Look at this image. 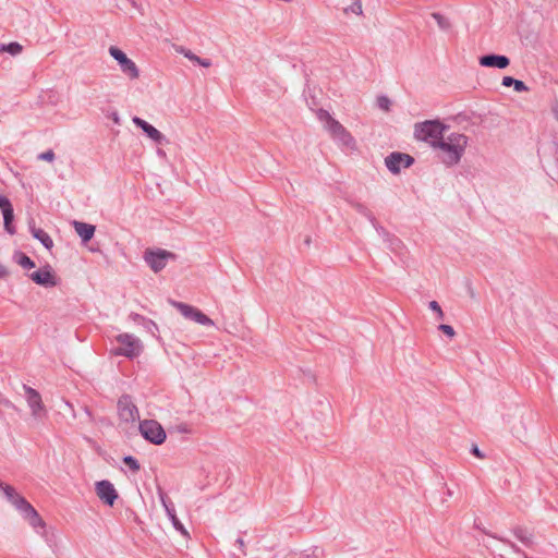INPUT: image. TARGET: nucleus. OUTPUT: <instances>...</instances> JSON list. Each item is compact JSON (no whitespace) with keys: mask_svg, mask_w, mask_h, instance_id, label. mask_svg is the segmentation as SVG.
I'll use <instances>...</instances> for the list:
<instances>
[{"mask_svg":"<svg viewBox=\"0 0 558 558\" xmlns=\"http://www.w3.org/2000/svg\"><path fill=\"white\" fill-rule=\"evenodd\" d=\"M468 136L460 132L446 133L436 147L440 151V158L447 166L457 165L468 146Z\"/></svg>","mask_w":558,"mask_h":558,"instance_id":"nucleus-1","label":"nucleus"},{"mask_svg":"<svg viewBox=\"0 0 558 558\" xmlns=\"http://www.w3.org/2000/svg\"><path fill=\"white\" fill-rule=\"evenodd\" d=\"M317 117L319 121L324 123V128L330 133L333 140L349 149H356L355 138L339 121L335 120L329 112L320 110Z\"/></svg>","mask_w":558,"mask_h":558,"instance_id":"nucleus-2","label":"nucleus"},{"mask_svg":"<svg viewBox=\"0 0 558 558\" xmlns=\"http://www.w3.org/2000/svg\"><path fill=\"white\" fill-rule=\"evenodd\" d=\"M448 130L449 126L439 121H425L415 125L414 135L436 148Z\"/></svg>","mask_w":558,"mask_h":558,"instance_id":"nucleus-3","label":"nucleus"},{"mask_svg":"<svg viewBox=\"0 0 558 558\" xmlns=\"http://www.w3.org/2000/svg\"><path fill=\"white\" fill-rule=\"evenodd\" d=\"M118 345L111 350L112 355H123L135 359L143 352L142 341L132 333H120L116 337Z\"/></svg>","mask_w":558,"mask_h":558,"instance_id":"nucleus-4","label":"nucleus"},{"mask_svg":"<svg viewBox=\"0 0 558 558\" xmlns=\"http://www.w3.org/2000/svg\"><path fill=\"white\" fill-rule=\"evenodd\" d=\"M140 432L146 440L155 445H161L166 440L165 429L155 420H144L141 422Z\"/></svg>","mask_w":558,"mask_h":558,"instance_id":"nucleus-5","label":"nucleus"},{"mask_svg":"<svg viewBox=\"0 0 558 558\" xmlns=\"http://www.w3.org/2000/svg\"><path fill=\"white\" fill-rule=\"evenodd\" d=\"M175 255L162 248H148L144 253V259L155 272L163 269L169 259H174Z\"/></svg>","mask_w":558,"mask_h":558,"instance_id":"nucleus-6","label":"nucleus"},{"mask_svg":"<svg viewBox=\"0 0 558 558\" xmlns=\"http://www.w3.org/2000/svg\"><path fill=\"white\" fill-rule=\"evenodd\" d=\"M109 53L119 63L121 71L129 78L136 80L140 76L136 64L121 49L112 46L109 48Z\"/></svg>","mask_w":558,"mask_h":558,"instance_id":"nucleus-7","label":"nucleus"},{"mask_svg":"<svg viewBox=\"0 0 558 558\" xmlns=\"http://www.w3.org/2000/svg\"><path fill=\"white\" fill-rule=\"evenodd\" d=\"M14 506L22 511L24 519L35 530L44 529L46 526L44 520L38 514V512L23 497H16Z\"/></svg>","mask_w":558,"mask_h":558,"instance_id":"nucleus-8","label":"nucleus"},{"mask_svg":"<svg viewBox=\"0 0 558 558\" xmlns=\"http://www.w3.org/2000/svg\"><path fill=\"white\" fill-rule=\"evenodd\" d=\"M172 305L180 311V313L189 319L194 320L195 323L203 325V326H213L214 322L205 315L202 311L198 308L182 303V302H172Z\"/></svg>","mask_w":558,"mask_h":558,"instance_id":"nucleus-9","label":"nucleus"},{"mask_svg":"<svg viewBox=\"0 0 558 558\" xmlns=\"http://www.w3.org/2000/svg\"><path fill=\"white\" fill-rule=\"evenodd\" d=\"M29 278L36 283L45 288H52L58 284V277L50 265H45L38 270L32 272Z\"/></svg>","mask_w":558,"mask_h":558,"instance_id":"nucleus-10","label":"nucleus"},{"mask_svg":"<svg viewBox=\"0 0 558 558\" xmlns=\"http://www.w3.org/2000/svg\"><path fill=\"white\" fill-rule=\"evenodd\" d=\"M97 497L106 505L113 506L119 497L113 484L109 481H99L95 484Z\"/></svg>","mask_w":558,"mask_h":558,"instance_id":"nucleus-11","label":"nucleus"},{"mask_svg":"<svg viewBox=\"0 0 558 558\" xmlns=\"http://www.w3.org/2000/svg\"><path fill=\"white\" fill-rule=\"evenodd\" d=\"M26 401L35 418H40L46 414V408L39 392L31 387L25 388Z\"/></svg>","mask_w":558,"mask_h":558,"instance_id":"nucleus-12","label":"nucleus"},{"mask_svg":"<svg viewBox=\"0 0 558 558\" xmlns=\"http://www.w3.org/2000/svg\"><path fill=\"white\" fill-rule=\"evenodd\" d=\"M119 417L125 423L138 420V410L129 397H122L118 402Z\"/></svg>","mask_w":558,"mask_h":558,"instance_id":"nucleus-13","label":"nucleus"},{"mask_svg":"<svg viewBox=\"0 0 558 558\" xmlns=\"http://www.w3.org/2000/svg\"><path fill=\"white\" fill-rule=\"evenodd\" d=\"M0 209L3 215V222H4L5 231L10 234H14L15 228L12 223L13 219H14L13 207L8 197L0 195Z\"/></svg>","mask_w":558,"mask_h":558,"instance_id":"nucleus-14","label":"nucleus"},{"mask_svg":"<svg viewBox=\"0 0 558 558\" xmlns=\"http://www.w3.org/2000/svg\"><path fill=\"white\" fill-rule=\"evenodd\" d=\"M385 162L391 172L398 173L402 167L407 168L411 165L412 158L405 154L395 153L388 156Z\"/></svg>","mask_w":558,"mask_h":558,"instance_id":"nucleus-15","label":"nucleus"},{"mask_svg":"<svg viewBox=\"0 0 558 558\" xmlns=\"http://www.w3.org/2000/svg\"><path fill=\"white\" fill-rule=\"evenodd\" d=\"M478 63L485 68L506 69L510 64V60L506 56L487 54L481 57Z\"/></svg>","mask_w":558,"mask_h":558,"instance_id":"nucleus-16","label":"nucleus"},{"mask_svg":"<svg viewBox=\"0 0 558 558\" xmlns=\"http://www.w3.org/2000/svg\"><path fill=\"white\" fill-rule=\"evenodd\" d=\"M133 123L141 128L143 130V132L150 138L153 140L154 142L156 143H160L162 140H163V135L162 133L157 130L155 126H153L151 124H149L147 121L138 118V117H134L132 119Z\"/></svg>","mask_w":558,"mask_h":558,"instance_id":"nucleus-17","label":"nucleus"},{"mask_svg":"<svg viewBox=\"0 0 558 558\" xmlns=\"http://www.w3.org/2000/svg\"><path fill=\"white\" fill-rule=\"evenodd\" d=\"M73 227L83 242H88L92 240L96 230L95 226L81 221H74Z\"/></svg>","mask_w":558,"mask_h":558,"instance_id":"nucleus-18","label":"nucleus"},{"mask_svg":"<svg viewBox=\"0 0 558 558\" xmlns=\"http://www.w3.org/2000/svg\"><path fill=\"white\" fill-rule=\"evenodd\" d=\"M32 235L37 239L46 248L50 250L53 246V241L49 234L40 228L33 227L31 229Z\"/></svg>","mask_w":558,"mask_h":558,"instance_id":"nucleus-19","label":"nucleus"},{"mask_svg":"<svg viewBox=\"0 0 558 558\" xmlns=\"http://www.w3.org/2000/svg\"><path fill=\"white\" fill-rule=\"evenodd\" d=\"M161 501H162V504H163V506H165V508H166V511H167V513H168L169 518L171 519V522H172L173 526H174L178 531H180L182 534L187 535V532H186V530L184 529L183 524H182V523L180 522V520L177 518L174 510H173V509H170V508L167 506L166 500H165V498H163V497H161Z\"/></svg>","mask_w":558,"mask_h":558,"instance_id":"nucleus-20","label":"nucleus"},{"mask_svg":"<svg viewBox=\"0 0 558 558\" xmlns=\"http://www.w3.org/2000/svg\"><path fill=\"white\" fill-rule=\"evenodd\" d=\"M13 258L22 268L32 269L35 267V263L23 252H15Z\"/></svg>","mask_w":558,"mask_h":558,"instance_id":"nucleus-21","label":"nucleus"},{"mask_svg":"<svg viewBox=\"0 0 558 558\" xmlns=\"http://www.w3.org/2000/svg\"><path fill=\"white\" fill-rule=\"evenodd\" d=\"M351 4L347 5L344 8V13L347 15L354 14V15H362L363 13V7L361 0H350Z\"/></svg>","mask_w":558,"mask_h":558,"instance_id":"nucleus-22","label":"nucleus"},{"mask_svg":"<svg viewBox=\"0 0 558 558\" xmlns=\"http://www.w3.org/2000/svg\"><path fill=\"white\" fill-rule=\"evenodd\" d=\"M23 47L19 43H10L0 46V53L8 52L12 56H17L22 52Z\"/></svg>","mask_w":558,"mask_h":558,"instance_id":"nucleus-23","label":"nucleus"},{"mask_svg":"<svg viewBox=\"0 0 558 558\" xmlns=\"http://www.w3.org/2000/svg\"><path fill=\"white\" fill-rule=\"evenodd\" d=\"M123 462L134 472H137L140 470V463L136 459H134L131 456H128L123 459Z\"/></svg>","mask_w":558,"mask_h":558,"instance_id":"nucleus-24","label":"nucleus"},{"mask_svg":"<svg viewBox=\"0 0 558 558\" xmlns=\"http://www.w3.org/2000/svg\"><path fill=\"white\" fill-rule=\"evenodd\" d=\"M4 494L7 495V497L9 498V500L14 505V501H16V497H21L20 495H17L14 490L13 487L11 486H7L4 487Z\"/></svg>","mask_w":558,"mask_h":558,"instance_id":"nucleus-25","label":"nucleus"},{"mask_svg":"<svg viewBox=\"0 0 558 558\" xmlns=\"http://www.w3.org/2000/svg\"><path fill=\"white\" fill-rule=\"evenodd\" d=\"M38 159L51 162L54 160V153L53 150L49 149L38 155Z\"/></svg>","mask_w":558,"mask_h":558,"instance_id":"nucleus-26","label":"nucleus"},{"mask_svg":"<svg viewBox=\"0 0 558 558\" xmlns=\"http://www.w3.org/2000/svg\"><path fill=\"white\" fill-rule=\"evenodd\" d=\"M179 52H181L185 58H187L189 60L193 61V62H196L198 63L199 61V57H197L196 54H194L192 51L190 50H185L183 48L179 49L178 50Z\"/></svg>","mask_w":558,"mask_h":558,"instance_id":"nucleus-27","label":"nucleus"},{"mask_svg":"<svg viewBox=\"0 0 558 558\" xmlns=\"http://www.w3.org/2000/svg\"><path fill=\"white\" fill-rule=\"evenodd\" d=\"M513 88L518 93L529 92V87L525 85V83L523 81H520V80L515 81Z\"/></svg>","mask_w":558,"mask_h":558,"instance_id":"nucleus-28","label":"nucleus"},{"mask_svg":"<svg viewBox=\"0 0 558 558\" xmlns=\"http://www.w3.org/2000/svg\"><path fill=\"white\" fill-rule=\"evenodd\" d=\"M439 329L445 333L447 335L448 337L452 338L454 337L456 332L453 330V328L449 325H440L439 326Z\"/></svg>","mask_w":558,"mask_h":558,"instance_id":"nucleus-29","label":"nucleus"},{"mask_svg":"<svg viewBox=\"0 0 558 558\" xmlns=\"http://www.w3.org/2000/svg\"><path fill=\"white\" fill-rule=\"evenodd\" d=\"M429 308L434 312H436L439 316V318H442L444 317V313H442V310L440 308L439 304L436 302V301H432L429 303Z\"/></svg>","mask_w":558,"mask_h":558,"instance_id":"nucleus-30","label":"nucleus"},{"mask_svg":"<svg viewBox=\"0 0 558 558\" xmlns=\"http://www.w3.org/2000/svg\"><path fill=\"white\" fill-rule=\"evenodd\" d=\"M515 78L511 77V76H505L502 78V85L506 86V87H510V86H513L514 83H515Z\"/></svg>","mask_w":558,"mask_h":558,"instance_id":"nucleus-31","label":"nucleus"},{"mask_svg":"<svg viewBox=\"0 0 558 558\" xmlns=\"http://www.w3.org/2000/svg\"><path fill=\"white\" fill-rule=\"evenodd\" d=\"M9 274L7 267L0 263V279H3Z\"/></svg>","mask_w":558,"mask_h":558,"instance_id":"nucleus-32","label":"nucleus"},{"mask_svg":"<svg viewBox=\"0 0 558 558\" xmlns=\"http://www.w3.org/2000/svg\"><path fill=\"white\" fill-rule=\"evenodd\" d=\"M198 64L204 66V68H209L211 65V62L208 59H201L199 58Z\"/></svg>","mask_w":558,"mask_h":558,"instance_id":"nucleus-33","label":"nucleus"},{"mask_svg":"<svg viewBox=\"0 0 558 558\" xmlns=\"http://www.w3.org/2000/svg\"><path fill=\"white\" fill-rule=\"evenodd\" d=\"M472 451H473V453H474L477 458H480V459H482V458H483V454H482V452L478 450V448H477V447H474Z\"/></svg>","mask_w":558,"mask_h":558,"instance_id":"nucleus-34","label":"nucleus"}]
</instances>
